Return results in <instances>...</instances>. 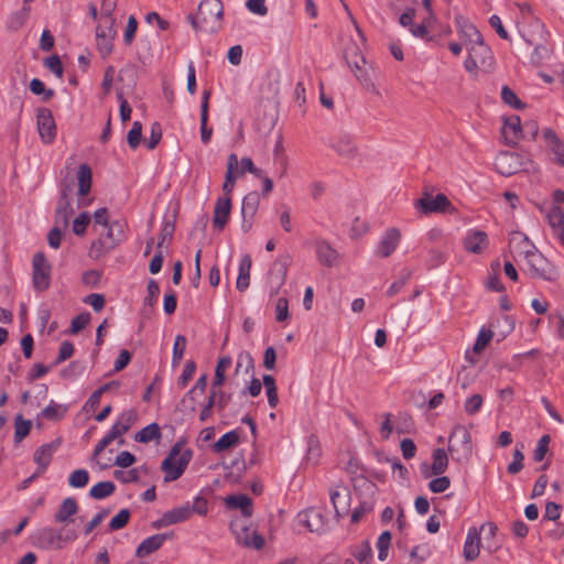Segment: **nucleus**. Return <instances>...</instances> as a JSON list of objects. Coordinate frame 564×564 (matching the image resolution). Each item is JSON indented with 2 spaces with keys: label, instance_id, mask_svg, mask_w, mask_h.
Instances as JSON below:
<instances>
[{
  "label": "nucleus",
  "instance_id": "13d9d810",
  "mask_svg": "<svg viewBox=\"0 0 564 564\" xmlns=\"http://www.w3.org/2000/svg\"><path fill=\"white\" fill-rule=\"evenodd\" d=\"M494 337V333L490 329L481 328L478 333L477 339L474 344V351L476 354L481 352L490 343Z\"/></svg>",
  "mask_w": 564,
  "mask_h": 564
},
{
  "label": "nucleus",
  "instance_id": "bf43d9fd",
  "mask_svg": "<svg viewBox=\"0 0 564 564\" xmlns=\"http://www.w3.org/2000/svg\"><path fill=\"white\" fill-rule=\"evenodd\" d=\"M130 519V511L128 509H121L109 522V529L117 531L124 528Z\"/></svg>",
  "mask_w": 564,
  "mask_h": 564
},
{
  "label": "nucleus",
  "instance_id": "603ef678",
  "mask_svg": "<svg viewBox=\"0 0 564 564\" xmlns=\"http://www.w3.org/2000/svg\"><path fill=\"white\" fill-rule=\"evenodd\" d=\"M501 99L502 101L512 107L513 109H523L525 105L518 98L516 93L508 86H503L501 88Z\"/></svg>",
  "mask_w": 564,
  "mask_h": 564
},
{
  "label": "nucleus",
  "instance_id": "f704fd0d",
  "mask_svg": "<svg viewBox=\"0 0 564 564\" xmlns=\"http://www.w3.org/2000/svg\"><path fill=\"white\" fill-rule=\"evenodd\" d=\"M28 8H21L20 10L11 12L6 20V29L9 32H18L21 30L30 18Z\"/></svg>",
  "mask_w": 564,
  "mask_h": 564
},
{
  "label": "nucleus",
  "instance_id": "09e8293b",
  "mask_svg": "<svg viewBox=\"0 0 564 564\" xmlns=\"http://www.w3.org/2000/svg\"><path fill=\"white\" fill-rule=\"evenodd\" d=\"M330 501L338 517L344 516L347 512V498L348 495H341L338 490H330Z\"/></svg>",
  "mask_w": 564,
  "mask_h": 564
},
{
  "label": "nucleus",
  "instance_id": "412c9836",
  "mask_svg": "<svg viewBox=\"0 0 564 564\" xmlns=\"http://www.w3.org/2000/svg\"><path fill=\"white\" fill-rule=\"evenodd\" d=\"M502 135L506 143L509 145H516L521 139H524V132L519 116L513 115L505 120Z\"/></svg>",
  "mask_w": 564,
  "mask_h": 564
},
{
  "label": "nucleus",
  "instance_id": "ddd939ff",
  "mask_svg": "<svg viewBox=\"0 0 564 564\" xmlns=\"http://www.w3.org/2000/svg\"><path fill=\"white\" fill-rule=\"evenodd\" d=\"M451 205L449 199L444 194H437L435 197H432L427 193H424L414 204L415 208L424 215L444 213Z\"/></svg>",
  "mask_w": 564,
  "mask_h": 564
},
{
  "label": "nucleus",
  "instance_id": "774afa93",
  "mask_svg": "<svg viewBox=\"0 0 564 564\" xmlns=\"http://www.w3.org/2000/svg\"><path fill=\"white\" fill-rule=\"evenodd\" d=\"M90 322V314L88 312L82 313L74 317L70 323V334H77L84 329Z\"/></svg>",
  "mask_w": 564,
  "mask_h": 564
},
{
  "label": "nucleus",
  "instance_id": "c756f323",
  "mask_svg": "<svg viewBox=\"0 0 564 564\" xmlns=\"http://www.w3.org/2000/svg\"><path fill=\"white\" fill-rule=\"evenodd\" d=\"M332 148L341 156L351 159L357 153V145L352 137L348 133H340L333 142Z\"/></svg>",
  "mask_w": 564,
  "mask_h": 564
},
{
  "label": "nucleus",
  "instance_id": "4468645a",
  "mask_svg": "<svg viewBox=\"0 0 564 564\" xmlns=\"http://www.w3.org/2000/svg\"><path fill=\"white\" fill-rule=\"evenodd\" d=\"M37 131L45 144L53 142L56 135V124L52 111L47 108H39L36 115Z\"/></svg>",
  "mask_w": 564,
  "mask_h": 564
},
{
  "label": "nucleus",
  "instance_id": "1a4fd4ad",
  "mask_svg": "<svg viewBox=\"0 0 564 564\" xmlns=\"http://www.w3.org/2000/svg\"><path fill=\"white\" fill-rule=\"evenodd\" d=\"M524 165V156L517 152L502 151L495 160L496 170L506 176L518 173Z\"/></svg>",
  "mask_w": 564,
  "mask_h": 564
},
{
  "label": "nucleus",
  "instance_id": "20e7f679",
  "mask_svg": "<svg viewBox=\"0 0 564 564\" xmlns=\"http://www.w3.org/2000/svg\"><path fill=\"white\" fill-rule=\"evenodd\" d=\"M448 451L453 460L465 464L473 455L471 436L468 430L463 425H456L448 442Z\"/></svg>",
  "mask_w": 564,
  "mask_h": 564
},
{
  "label": "nucleus",
  "instance_id": "393cba45",
  "mask_svg": "<svg viewBox=\"0 0 564 564\" xmlns=\"http://www.w3.org/2000/svg\"><path fill=\"white\" fill-rule=\"evenodd\" d=\"M401 240V234L400 231L392 227L389 228L384 235L381 237L378 247H377V254L382 258H388L399 246Z\"/></svg>",
  "mask_w": 564,
  "mask_h": 564
},
{
  "label": "nucleus",
  "instance_id": "cd10ccee",
  "mask_svg": "<svg viewBox=\"0 0 564 564\" xmlns=\"http://www.w3.org/2000/svg\"><path fill=\"white\" fill-rule=\"evenodd\" d=\"M315 253L318 262L324 267H333L338 260V252L324 239L315 241Z\"/></svg>",
  "mask_w": 564,
  "mask_h": 564
},
{
  "label": "nucleus",
  "instance_id": "a18cd8bd",
  "mask_svg": "<svg viewBox=\"0 0 564 564\" xmlns=\"http://www.w3.org/2000/svg\"><path fill=\"white\" fill-rule=\"evenodd\" d=\"M31 427L32 422L18 414L14 420V442L20 443L24 440L29 435Z\"/></svg>",
  "mask_w": 564,
  "mask_h": 564
},
{
  "label": "nucleus",
  "instance_id": "f8f14e48",
  "mask_svg": "<svg viewBox=\"0 0 564 564\" xmlns=\"http://www.w3.org/2000/svg\"><path fill=\"white\" fill-rule=\"evenodd\" d=\"M191 519L189 501L165 511L162 517L151 523L152 529L160 530L172 524L182 523Z\"/></svg>",
  "mask_w": 564,
  "mask_h": 564
},
{
  "label": "nucleus",
  "instance_id": "7ed1b4c3",
  "mask_svg": "<svg viewBox=\"0 0 564 564\" xmlns=\"http://www.w3.org/2000/svg\"><path fill=\"white\" fill-rule=\"evenodd\" d=\"M78 538L75 529L65 528L56 531L53 528H42L33 535L34 544L43 550H59L64 543L74 542Z\"/></svg>",
  "mask_w": 564,
  "mask_h": 564
},
{
  "label": "nucleus",
  "instance_id": "79ce46f5",
  "mask_svg": "<svg viewBox=\"0 0 564 564\" xmlns=\"http://www.w3.org/2000/svg\"><path fill=\"white\" fill-rule=\"evenodd\" d=\"M351 555L359 562V564H371L372 550L368 541L350 547Z\"/></svg>",
  "mask_w": 564,
  "mask_h": 564
},
{
  "label": "nucleus",
  "instance_id": "c85d7f7f",
  "mask_svg": "<svg viewBox=\"0 0 564 564\" xmlns=\"http://www.w3.org/2000/svg\"><path fill=\"white\" fill-rule=\"evenodd\" d=\"M543 138L553 154V162L564 166V143L558 139L556 133L547 128L543 130Z\"/></svg>",
  "mask_w": 564,
  "mask_h": 564
},
{
  "label": "nucleus",
  "instance_id": "58836bf2",
  "mask_svg": "<svg viewBox=\"0 0 564 564\" xmlns=\"http://www.w3.org/2000/svg\"><path fill=\"white\" fill-rule=\"evenodd\" d=\"M239 433L236 430L225 433L214 445L215 453H223L229 448L235 447L239 443Z\"/></svg>",
  "mask_w": 564,
  "mask_h": 564
},
{
  "label": "nucleus",
  "instance_id": "6e6d98bb",
  "mask_svg": "<svg viewBox=\"0 0 564 564\" xmlns=\"http://www.w3.org/2000/svg\"><path fill=\"white\" fill-rule=\"evenodd\" d=\"M142 138V124L140 121H134L127 135V142L131 149H137Z\"/></svg>",
  "mask_w": 564,
  "mask_h": 564
},
{
  "label": "nucleus",
  "instance_id": "4c0bfd02",
  "mask_svg": "<svg viewBox=\"0 0 564 564\" xmlns=\"http://www.w3.org/2000/svg\"><path fill=\"white\" fill-rule=\"evenodd\" d=\"M239 161L238 156L235 153H231L228 156L227 161V171L225 175V182L223 184V191L225 196H229V194L234 191L236 176L235 171L238 170Z\"/></svg>",
  "mask_w": 564,
  "mask_h": 564
},
{
  "label": "nucleus",
  "instance_id": "b1692460",
  "mask_svg": "<svg viewBox=\"0 0 564 564\" xmlns=\"http://www.w3.org/2000/svg\"><path fill=\"white\" fill-rule=\"evenodd\" d=\"M489 246L488 236L482 230H471L468 231L464 239V248L466 251L480 254L482 253Z\"/></svg>",
  "mask_w": 564,
  "mask_h": 564
},
{
  "label": "nucleus",
  "instance_id": "a211bd4d",
  "mask_svg": "<svg viewBox=\"0 0 564 564\" xmlns=\"http://www.w3.org/2000/svg\"><path fill=\"white\" fill-rule=\"evenodd\" d=\"M62 437L58 436L51 443H46L41 445L33 455V460L37 465V469L41 473H44L46 468L48 467L53 455L56 453V451L62 445Z\"/></svg>",
  "mask_w": 564,
  "mask_h": 564
},
{
  "label": "nucleus",
  "instance_id": "4be33fe9",
  "mask_svg": "<svg viewBox=\"0 0 564 564\" xmlns=\"http://www.w3.org/2000/svg\"><path fill=\"white\" fill-rule=\"evenodd\" d=\"M455 23L457 32L467 47L482 39L479 30L465 17L456 15Z\"/></svg>",
  "mask_w": 564,
  "mask_h": 564
},
{
  "label": "nucleus",
  "instance_id": "69168bd1",
  "mask_svg": "<svg viewBox=\"0 0 564 564\" xmlns=\"http://www.w3.org/2000/svg\"><path fill=\"white\" fill-rule=\"evenodd\" d=\"M549 224L553 231L564 227V214L558 207H553L547 215Z\"/></svg>",
  "mask_w": 564,
  "mask_h": 564
},
{
  "label": "nucleus",
  "instance_id": "f03ea898",
  "mask_svg": "<svg viewBox=\"0 0 564 564\" xmlns=\"http://www.w3.org/2000/svg\"><path fill=\"white\" fill-rule=\"evenodd\" d=\"M183 441H177L161 464V469L165 474V482L178 479L187 468L193 457V451L189 448L183 451Z\"/></svg>",
  "mask_w": 564,
  "mask_h": 564
},
{
  "label": "nucleus",
  "instance_id": "5701e85b",
  "mask_svg": "<svg viewBox=\"0 0 564 564\" xmlns=\"http://www.w3.org/2000/svg\"><path fill=\"white\" fill-rule=\"evenodd\" d=\"M480 543V530H478L476 527L469 528L463 549V555L467 562H473L479 556Z\"/></svg>",
  "mask_w": 564,
  "mask_h": 564
},
{
  "label": "nucleus",
  "instance_id": "e2e57ef3",
  "mask_svg": "<svg viewBox=\"0 0 564 564\" xmlns=\"http://www.w3.org/2000/svg\"><path fill=\"white\" fill-rule=\"evenodd\" d=\"M264 538L257 533L256 531L251 532L250 540H246L242 534L239 535V544H242L246 547H252L254 550H261L264 546Z\"/></svg>",
  "mask_w": 564,
  "mask_h": 564
},
{
  "label": "nucleus",
  "instance_id": "5fc2aeb1",
  "mask_svg": "<svg viewBox=\"0 0 564 564\" xmlns=\"http://www.w3.org/2000/svg\"><path fill=\"white\" fill-rule=\"evenodd\" d=\"M414 422L408 413H399L395 430L399 434H409L413 431Z\"/></svg>",
  "mask_w": 564,
  "mask_h": 564
},
{
  "label": "nucleus",
  "instance_id": "ea45409f",
  "mask_svg": "<svg viewBox=\"0 0 564 564\" xmlns=\"http://www.w3.org/2000/svg\"><path fill=\"white\" fill-rule=\"evenodd\" d=\"M230 365L231 358L229 356H224L218 359L215 368V377L210 389L217 390L225 383L226 370L230 367Z\"/></svg>",
  "mask_w": 564,
  "mask_h": 564
},
{
  "label": "nucleus",
  "instance_id": "c03bdc74",
  "mask_svg": "<svg viewBox=\"0 0 564 564\" xmlns=\"http://www.w3.org/2000/svg\"><path fill=\"white\" fill-rule=\"evenodd\" d=\"M161 437L160 426L156 423H151L144 426L134 435V440L139 443H149Z\"/></svg>",
  "mask_w": 564,
  "mask_h": 564
},
{
  "label": "nucleus",
  "instance_id": "473e14b6",
  "mask_svg": "<svg viewBox=\"0 0 564 564\" xmlns=\"http://www.w3.org/2000/svg\"><path fill=\"white\" fill-rule=\"evenodd\" d=\"M225 502L229 509H240L245 518H250L252 514V499L247 495L228 496Z\"/></svg>",
  "mask_w": 564,
  "mask_h": 564
},
{
  "label": "nucleus",
  "instance_id": "aec40b11",
  "mask_svg": "<svg viewBox=\"0 0 564 564\" xmlns=\"http://www.w3.org/2000/svg\"><path fill=\"white\" fill-rule=\"evenodd\" d=\"M173 538L174 533L172 531L151 535L138 545L135 556L140 558L145 557L158 551L166 540H172Z\"/></svg>",
  "mask_w": 564,
  "mask_h": 564
},
{
  "label": "nucleus",
  "instance_id": "338daca9",
  "mask_svg": "<svg viewBox=\"0 0 564 564\" xmlns=\"http://www.w3.org/2000/svg\"><path fill=\"white\" fill-rule=\"evenodd\" d=\"M451 486V480L447 476H441L430 481L429 488L434 494L446 491Z\"/></svg>",
  "mask_w": 564,
  "mask_h": 564
},
{
  "label": "nucleus",
  "instance_id": "9d476101",
  "mask_svg": "<svg viewBox=\"0 0 564 564\" xmlns=\"http://www.w3.org/2000/svg\"><path fill=\"white\" fill-rule=\"evenodd\" d=\"M346 61L359 83L365 86L372 85L369 74V69L371 67L368 65L365 56L360 53L358 47H354L350 53H347Z\"/></svg>",
  "mask_w": 564,
  "mask_h": 564
},
{
  "label": "nucleus",
  "instance_id": "de8ad7c7",
  "mask_svg": "<svg viewBox=\"0 0 564 564\" xmlns=\"http://www.w3.org/2000/svg\"><path fill=\"white\" fill-rule=\"evenodd\" d=\"M411 276H412V271L409 269H403L400 272L399 279L397 281H394L387 290V295L389 297L397 295L404 288V285L409 282Z\"/></svg>",
  "mask_w": 564,
  "mask_h": 564
},
{
  "label": "nucleus",
  "instance_id": "72a5a7b5",
  "mask_svg": "<svg viewBox=\"0 0 564 564\" xmlns=\"http://www.w3.org/2000/svg\"><path fill=\"white\" fill-rule=\"evenodd\" d=\"M73 213L72 199L59 197L54 215L55 225H61L62 227L67 228Z\"/></svg>",
  "mask_w": 564,
  "mask_h": 564
},
{
  "label": "nucleus",
  "instance_id": "052dcab7",
  "mask_svg": "<svg viewBox=\"0 0 564 564\" xmlns=\"http://www.w3.org/2000/svg\"><path fill=\"white\" fill-rule=\"evenodd\" d=\"M174 230H175V224L173 220H165L163 223L162 228L160 230V235H159V241L156 245L158 250H161L165 240H171L173 238Z\"/></svg>",
  "mask_w": 564,
  "mask_h": 564
},
{
  "label": "nucleus",
  "instance_id": "e433bc0d",
  "mask_svg": "<svg viewBox=\"0 0 564 564\" xmlns=\"http://www.w3.org/2000/svg\"><path fill=\"white\" fill-rule=\"evenodd\" d=\"M251 265V257L249 254L243 256L240 260L239 273L236 281V288L240 292H243L249 288Z\"/></svg>",
  "mask_w": 564,
  "mask_h": 564
},
{
  "label": "nucleus",
  "instance_id": "864d4df0",
  "mask_svg": "<svg viewBox=\"0 0 564 564\" xmlns=\"http://www.w3.org/2000/svg\"><path fill=\"white\" fill-rule=\"evenodd\" d=\"M89 481V474L86 469H76L68 477V484L74 488H83Z\"/></svg>",
  "mask_w": 564,
  "mask_h": 564
},
{
  "label": "nucleus",
  "instance_id": "3c124183",
  "mask_svg": "<svg viewBox=\"0 0 564 564\" xmlns=\"http://www.w3.org/2000/svg\"><path fill=\"white\" fill-rule=\"evenodd\" d=\"M522 449H523V444H520L519 446L517 445L513 451V454H512L513 459L507 467V471L511 475L518 474L523 468L524 455L522 453Z\"/></svg>",
  "mask_w": 564,
  "mask_h": 564
},
{
  "label": "nucleus",
  "instance_id": "bb28decb",
  "mask_svg": "<svg viewBox=\"0 0 564 564\" xmlns=\"http://www.w3.org/2000/svg\"><path fill=\"white\" fill-rule=\"evenodd\" d=\"M231 210V199L229 196L219 197L214 208L213 225L217 230H223L228 221Z\"/></svg>",
  "mask_w": 564,
  "mask_h": 564
},
{
  "label": "nucleus",
  "instance_id": "2eb2a0df",
  "mask_svg": "<svg viewBox=\"0 0 564 564\" xmlns=\"http://www.w3.org/2000/svg\"><path fill=\"white\" fill-rule=\"evenodd\" d=\"M292 263L290 254L280 256L270 269V282L272 284V294H278L281 286L285 283L288 270Z\"/></svg>",
  "mask_w": 564,
  "mask_h": 564
},
{
  "label": "nucleus",
  "instance_id": "6ab92c4d",
  "mask_svg": "<svg viewBox=\"0 0 564 564\" xmlns=\"http://www.w3.org/2000/svg\"><path fill=\"white\" fill-rule=\"evenodd\" d=\"M433 464L430 466L423 463L420 466L421 474L424 478H430L432 475L440 476L445 473L448 467V457L443 448H436L432 454Z\"/></svg>",
  "mask_w": 564,
  "mask_h": 564
},
{
  "label": "nucleus",
  "instance_id": "423d86ee",
  "mask_svg": "<svg viewBox=\"0 0 564 564\" xmlns=\"http://www.w3.org/2000/svg\"><path fill=\"white\" fill-rule=\"evenodd\" d=\"M137 419L138 414L133 409H130L121 413L120 416L118 417V421L111 426L107 434L96 444L93 457L96 458L111 442H113L117 437H120L123 434H126L133 425Z\"/></svg>",
  "mask_w": 564,
  "mask_h": 564
},
{
  "label": "nucleus",
  "instance_id": "0eeeda50",
  "mask_svg": "<svg viewBox=\"0 0 564 564\" xmlns=\"http://www.w3.org/2000/svg\"><path fill=\"white\" fill-rule=\"evenodd\" d=\"M525 272L533 279L553 281L556 279V271L552 263L539 251L529 254L523 261Z\"/></svg>",
  "mask_w": 564,
  "mask_h": 564
},
{
  "label": "nucleus",
  "instance_id": "6e6552de",
  "mask_svg": "<svg viewBox=\"0 0 564 564\" xmlns=\"http://www.w3.org/2000/svg\"><path fill=\"white\" fill-rule=\"evenodd\" d=\"M52 265L45 254L36 252L32 259V283L37 292L46 291L51 283Z\"/></svg>",
  "mask_w": 564,
  "mask_h": 564
},
{
  "label": "nucleus",
  "instance_id": "8fccbe9b",
  "mask_svg": "<svg viewBox=\"0 0 564 564\" xmlns=\"http://www.w3.org/2000/svg\"><path fill=\"white\" fill-rule=\"evenodd\" d=\"M186 344H187V339L184 335H177L175 337V341H174V346H173V355H172V366L173 367H176L183 359Z\"/></svg>",
  "mask_w": 564,
  "mask_h": 564
},
{
  "label": "nucleus",
  "instance_id": "a19ab883",
  "mask_svg": "<svg viewBox=\"0 0 564 564\" xmlns=\"http://www.w3.org/2000/svg\"><path fill=\"white\" fill-rule=\"evenodd\" d=\"M260 204V195L258 192L248 193L242 199L241 216L253 218Z\"/></svg>",
  "mask_w": 564,
  "mask_h": 564
},
{
  "label": "nucleus",
  "instance_id": "2f4dec72",
  "mask_svg": "<svg viewBox=\"0 0 564 564\" xmlns=\"http://www.w3.org/2000/svg\"><path fill=\"white\" fill-rule=\"evenodd\" d=\"M78 512V503L75 498H65L54 516L55 522L67 524L73 522V516Z\"/></svg>",
  "mask_w": 564,
  "mask_h": 564
},
{
  "label": "nucleus",
  "instance_id": "9b49d317",
  "mask_svg": "<svg viewBox=\"0 0 564 564\" xmlns=\"http://www.w3.org/2000/svg\"><path fill=\"white\" fill-rule=\"evenodd\" d=\"M105 234H100L99 238L90 245L88 256L94 260H99L105 254L113 250L120 242V239L113 235V227L104 228Z\"/></svg>",
  "mask_w": 564,
  "mask_h": 564
},
{
  "label": "nucleus",
  "instance_id": "c9c22d12",
  "mask_svg": "<svg viewBox=\"0 0 564 564\" xmlns=\"http://www.w3.org/2000/svg\"><path fill=\"white\" fill-rule=\"evenodd\" d=\"M77 181L78 196L84 197L88 195L91 189L93 172L87 163H83L78 166Z\"/></svg>",
  "mask_w": 564,
  "mask_h": 564
},
{
  "label": "nucleus",
  "instance_id": "4d7b16f0",
  "mask_svg": "<svg viewBox=\"0 0 564 564\" xmlns=\"http://www.w3.org/2000/svg\"><path fill=\"white\" fill-rule=\"evenodd\" d=\"M91 217L88 212L80 213L73 221V231L76 236H83L86 232Z\"/></svg>",
  "mask_w": 564,
  "mask_h": 564
},
{
  "label": "nucleus",
  "instance_id": "49530a36",
  "mask_svg": "<svg viewBox=\"0 0 564 564\" xmlns=\"http://www.w3.org/2000/svg\"><path fill=\"white\" fill-rule=\"evenodd\" d=\"M66 411V408L51 401L50 404L42 410L41 415L48 421H59L64 417Z\"/></svg>",
  "mask_w": 564,
  "mask_h": 564
},
{
  "label": "nucleus",
  "instance_id": "f257e3e1",
  "mask_svg": "<svg viewBox=\"0 0 564 564\" xmlns=\"http://www.w3.org/2000/svg\"><path fill=\"white\" fill-rule=\"evenodd\" d=\"M224 6L220 0H202L197 14H189L187 20L196 31L216 33L220 29Z\"/></svg>",
  "mask_w": 564,
  "mask_h": 564
},
{
  "label": "nucleus",
  "instance_id": "dca6fc26",
  "mask_svg": "<svg viewBox=\"0 0 564 564\" xmlns=\"http://www.w3.org/2000/svg\"><path fill=\"white\" fill-rule=\"evenodd\" d=\"M300 522L311 532L323 533L327 527V518L318 508L312 507L299 513Z\"/></svg>",
  "mask_w": 564,
  "mask_h": 564
},
{
  "label": "nucleus",
  "instance_id": "0e129e2a",
  "mask_svg": "<svg viewBox=\"0 0 564 564\" xmlns=\"http://www.w3.org/2000/svg\"><path fill=\"white\" fill-rule=\"evenodd\" d=\"M240 170H237L236 172L238 174H243L246 172H249L251 174H253L256 177H262L263 175V171L259 167H257L254 164H253V161L248 158V156H243L240 161Z\"/></svg>",
  "mask_w": 564,
  "mask_h": 564
},
{
  "label": "nucleus",
  "instance_id": "f3484780",
  "mask_svg": "<svg viewBox=\"0 0 564 564\" xmlns=\"http://www.w3.org/2000/svg\"><path fill=\"white\" fill-rule=\"evenodd\" d=\"M509 247L513 258L516 260L517 258H522V261L529 258V254L538 250L536 247L529 240V238L519 231L511 234Z\"/></svg>",
  "mask_w": 564,
  "mask_h": 564
},
{
  "label": "nucleus",
  "instance_id": "680f3d73",
  "mask_svg": "<svg viewBox=\"0 0 564 564\" xmlns=\"http://www.w3.org/2000/svg\"><path fill=\"white\" fill-rule=\"evenodd\" d=\"M551 442V437L549 434L543 435L535 446L533 452V459L535 462H542L545 458V455L549 451V444Z\"/></svg>",
  "mask_w": 564,
  "mask_h": 564
},
{
  "label": "nucleus",
  "instance_id": "7c9ffc66",
  "mask_svg": "<svg viewBox=\"0 0 564 564\" xmlns=\"http://www.w3.org/2000/svg\"><path fill=\"white\" fill-rule=\"evenodd\" d=\"M209 90H204L200 102V140L204 144L209 143L213 135V128L207 126L208 122V107H209Z\"/></svg>",
  "mask_w": 564,
  "mask_h": 564
},
{
  "label": "nucleus",
  "instance_id": "37998d69",
  "mask_svg": "<svg viewBox=\"0 0 564 564\" xmlns=\"http://www.w3.org/2000/svg\"><path fill=\"white\" fill-rule=\"evenodd\" d=\"M115 490L116 486L112 481H100L90 488L89 496L96 500H101L111 496Z\"/></svg>",
  "mask_w": 564,
  "mask_h": 564
},
{
  "label": "nucleus",
  "instance_id": "a878e982",
  "mask_svg": "<svg viewBox=\"0 0 564 564\" xmlns=\"http://www.w3.org/2000/svg\"><path fill=\"white\" fill-rule=\"evenodd\" d=\"M468 55L480 64L482 68H490L494 65L491 48L485 44L484 39L467 47Z\"/></svg>",
  "mask_w": 564,
  "mask_h": 564
},
{
  "label": "nucleus",
  "instance_id": "39448f33",
  "mask_svg": "<svg viewBox=\"0 0 564 564\" xmlns=\"http://www.w3.org/2000/svg\"><path fill=\"white\" fill-rule=\"evenodd\" d=\"M547 36L549 32L540 20L534 21L533 33L524 35L527 43L534 46L531 63L535 66H541L545 61H549L553 53V48L544 43Z\"/></svg>",
  "mask_w": 564,
  "mask_h": 564
}]
</instances>
